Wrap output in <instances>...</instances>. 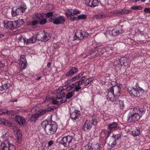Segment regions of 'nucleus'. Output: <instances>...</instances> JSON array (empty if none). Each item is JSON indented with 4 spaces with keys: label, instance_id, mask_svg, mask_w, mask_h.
Listing matches in <instances>:
<instances>
[{
    "label": "nucleus",
    "instance_id": "obj_1",
    "mask_svg": "<svg viewBox=\"0 0 150 150\" xmlns=\"http://www.w3.org/2000/svg\"><path fill=\"white\" fill-rule=\"evenodd\" d=\"M41 125L44 129L46 134L48 135L54 134L58 128L56 123L52 120L43 121L41 123Z\"/></svg>",
    "mask_w": 150,
    "mask_h": 150
},
{
    "label": "nucleus",
    "instance_id": "obj_2",
    "mask_svg": "<svg viewBox=\"0 0 150 150\" xmlns=\"http://www.w3.org/2000/svg\"><path fill=\"white\" fill-rule=\"evenodd\" d=\"M26 6L25 4L22 2H19L17 4V8L13 7L12 8L11 14L13 16L21 14L25 12L26 9Z\"/></svg>",
    "mask_w": 150,
    "mask_h": 150
},
{
    "label": "nucleus",
    "instance_id": "obj_3",
    "mask_svg": "<svg viewBox=\"0 0 150 150\" xmlns=\"http://www.w3.org/2000/svg\"><path fill=\"white\" fill-rule=\"evenodd\" d=\"M51 36L45 31H39L36 35V39L41 41L46 42L50 38Z\"/></svg>",
    "mask_w": 150,
    "mask_h": 150
},
{
    "label": "nucleus",
    "instance_id": "obj_4",
    "mask_svg": "<svg viewBox=\"0 0 150 150\" xmlns=\"http://www.w3.org/2000/svg\"><path fill=\"white\" fill-rule=\"evenodd\" d=\"M121 88L117 86H115L113 87L110 88L108 90V92L107 96V99L110 100L111 98L109 97L110 96H112L113 97L115 96H119L120 94V91Z\"/></svg>",
    "mask_w": 150,
    "mask_h": 150
},
{
    "label": "nucleus",
    "instance_id": "obj_5",
    "mask_svg": "<svg viewBox=\"0 0 150 150\" xmlns=\"http://www.w3.org/2000/svg\"><path fill=\"white\" fill-rule=\"evenodd\" d=\"M51 22L57 25L59 24H62L64 23L65 19L63 16L55 15L54 16H52L51 19Z\"/></svg>",
    "mask_w": 150,
    "mask_h": 150
},
{
    "label": "nucleus",
    "instance_id": "obj_6",
    "mask_svg": "<svg viewBox=\"0 0 150 150\" xmlns=\"http://www.w3.org/2000/svg\"><path fill=\"white\" fill-rule=\"evenodd\" d=\"M97 121L96 119L94 117H92L91 121H86L83 125V129L85 131L87 130L91 129V125H97Z\"/></svg>",
    "mask_w": 150,
    "mask_h": 150
},
{
    "label": "nucleus",
    "instance_id": "obj_7",
    "mask_svg": "<svg viewBox=\"0 0 150 150\" xmlns=\"http://www.w3.org/2000/svg\"><path fill=\"white\" fill-rule=\"evenodd\" d=\"M74 140L72 136L68 135L62 138L61 143L64 146L67 147L71 145V143L74 142Z\"/></svg>",
    "mask_w": 150,
    "mask_h": 150
},
{
    "label": "nucleus",
    "instance_id": "obj_8",
    "mask_svg": "<svg viewBox=\"0 0 150 150\" xmlns=\"http://www.w3.org/2000/svg\"><path fill=\"white\" fill-rule=\"evenodd\" d=\"M128 91L130 94L135 97H139L140 96V92L143 93L144 91L139 87V90L134 88H129L128 89Z\"/></svg>",
    "mask_w": 150,
    "mask_h": 150
},
{
    "label": "nucleus",
    "instance_id": "obj_9",
    "mask_svg": "<svg viewBox=\"0 0 150 150\" xmlns=\"http://www.w3.org/2000/svg\"><path fill=\"white\" fill-rule=\"evenodd\" d=\"M80 112L79 111L73 108L70 109V115L71 119L73 121H79L80 116Z\"/></svg>",
    "mask_w": 150,
    "mask_h": 150
},
{
    "label": "nucleus",
    "instance_id": "obj_10",
    "mask_svg": "<svg viewBox=\"0 0 150 150\" xmlns=\"http://www.w3.org/2000/svg\"><path fill=\"white\" fill-rule=\"evenodd\" d=\"M65 90L63 87H60L55 91L54 94L57 99H61L65 96V93L63 92Z\"/></svg>",
    "mask_w": 150,
    "mask_h": 150
},
{
    "label": "nucleus",
    "instance_id": "obj_11",
    "mask_svg": "<svg viewBox=\"0 0 150 150\" xmlns=\"http://www.w3.org/2000/svg\"><path fill=\"white\" fill-rule=\"evenodd\" d=\"M3 24L4 27L6 29L13 30L16 28L14 21L4 22Z\"/></svg>",
    "mask_w": 150,
    "mask_h": 150
},
{
    "label": "nucleus",
    "instance_id": "obj_12",
    "mask_svg": "<svg viewBox=\"0 0 150 150\" xmlns=\"http://www.w3.org/2000/svg\"><path fill=\"white\" fill-rule=\"evenodd\" d=\"M27 62L25 58V56L24 55L21 56L20 61L19 63V66H21V68L24 69L27 66Z\"/></svg>",
    "mask_w": 150,
    "mask_h": 150
},
{
    "label": "nucleus",
    "instance_id": "obj_13",
    "mask_svg": "<svg viewBox=\"0 0 150 150\" xmlns=\"http://www.w3.org/2000/svg\"><path fill=\"white\" fill-rule=\"evenodd\" d=\"M86 5L91 7L94 8L98 5L97 0H85Z\"/></svg>",
    "mask_w": 150,
    "mask_h": 150
},
{
    "label": "nucleus",
    "instance_id": "obj_14",
    "mask_svg": "<svg viewBox=\"0 0 150 150\" xmlns=\"http://www.w3.org/2000/svg\"><path fill=\"white\" fill-rule=\"evenodd\" d=\"M140 118V116L138 114L134 113L128 117V121L129 122L132 121L135 122L138 120Z\"/></svg>",
    "mask_w": 150,
    "mask_h": 150
},
{
    "label": "nucleus",
    "instance_id": "obj_15",
    "mask_svg": "<svg viewBox=\"0 0 150 150\" xmlns=\"http://www.w3.org/2000/svg\"><path fill=\"white\" fill-rule=\"evenodd\" d=\"M110 133V132L109 131H108L106 130L102 129L100 133V136L101 138L106 140L109 137Z\"/></svg>",
    "mask_w": 150,
    "mask_h": 150
},
{
    "label": "nucleus",
    "instance_id": "obj_16",
    "mask_svg": "<svg viewBox=\"0 0 150 150\" xmlns=\"http://www.w3.org/2000/svg\"><path fill=\"white\" fill-rule=\"evenodd\" d=\"M15 120L21 125H23L25 122V120L23 117L18 115L16 116Z\"/></svg>",
    "mask_w": 150,
    "mask_h": 150
},
{
    "label": "nucleus",
    "instance_id": "obj_17",
    "mask_svg": "<svg viewBox=\"0 0 150 150\" xmlns=\"http://www.w3.org/2000/svg\"><path fill=\"white\" fill-rule=\"evenodd\" d=\"M9 142L8 141H5L2 143L0 146V150H9Z\"/></svg>",
    "mask_w": 150,
    "mask_h": 150
},
{
    "label": "nucleus",
    "instance_id": "obj_18",
    "mask_svg": "<svg viewBox=\"0 0 150 150\" xmlns=\"http://www.w3.org/2000/svg\"><path fill=\"white\" fill-rule=\"evenodd\" d=\"M108 128L109 129L110 133L111 131H114L117 130L118 129V125L117 124L116 122H113L108 125Z\"/></svg>",
    "mask_w": 150,
    "mask_h": 150
},
{
    "label": "nucleus",
    "instance_id": "obj_19",
    "mask_svg": "<svg viewBox=\"0 0 150 150\" xmlns=\"http://www.w3.org/2000/svg\"><path fill=\"white\" fill-rule=\"evenodd\" d=\"M106 48L104 47L99 48L98 50V51H96V53L95 55H92L93 58H95L97 57L100 55H101L103 54L106 51Z\"/></svg>",
    "mask_w": 150,
    "mask_h": 150
},
{
    "label": "nucleus",
    "instance_id": "obj_20",
    "mask_svg": "<svg viewBox=\"0 0 150 150\" xmlns=\"http://www.w3.org/2000/svg\"><path fill=\"white\" fill-rule=\"evenodd\" d=\"M83 38V33L80 31H77L74 36V39H78L79 40L82 39Z\"/></svg>",
    "mask_w": 150,
    "mask_h": 150
},
{
    "label": "nucleus",
    "instance_id": "obj_21",
    "mask_svg": "<svg viewBox=\"0 0 150 150\" xmlns=\"http://www.w3.org/2000/svg\"><path fill=\"white\" fill-rule=\"evenodd\" d=\"M14 23L16 28H17L20 27L21 25H22L24 23L23 20L22 19H19L17 20L14 21Z\"/></svg>",
    "mask_w": 150,
    "mask_h": 150
},
{
    "label": "nucleus",
    "instance_id": "obj_22",
    "mask_svg": "<svg viewBox=\"0 0 150 150\" xmlns=\"http://www.w3.org/2000/svg\"><path fill=\"white\" fill-rule=\"evenodd\" d=\"M23 41V43L24 45H27L28 44V39L24 35H21L18 38V40L19 42L20 43L21 42L22 40Z\"/></svg>",
    "mask_w": 150,
    "mask_h": 150
},
{
    "label": "nucleus",
    "instance_id": "obj_23",
    "mask_svg": "<svg viewBox=\"0 0 150 150\" xmlns=\"http://www.w3.org/2000/svg\"><path fill=\"white\" fill-rule=\"evenodd\" d=\"M40 117V115L39 114H36L32 115L30 119V120L34 124L36 122L37 120V119Z\"/></svg>",
    "mask_w": 150,
    "mask_h": 150
},
{
    "label": "nucleus",
    "instance_id": "obj_24",
    "mask_svg": "<svg viewBox=\"0 0 150 150\" xmlns=\"http://www.w3.org/2000/svg\"><path fill=\"white\" fill-rule=\"evenodd\" d=\"M118 62L119 64L120 63L121 65H124L125 66H127L128 65V63L127 61V58L125 57H121L120 59Z\"/></svg>",
    "mask_w": 150,
    "mask_h": 150
},
{
    "label": "nucleus",
    "instance_id": "obj_25",
    "mask_svg": "<svg viewBox=\"0 0 150 150\" xmlns=\"http://www.w3.org/2000/svg\"><path fill=\"white\" fill-rule=\"evenodd\" d=\"M0 123L8 126H11L12 123L9 121L0 118Z\"/></svg>",
    "mask_w": 150,
    "mask_h": 150
},
{
    "label": "nucleus",
    "instance_id": "obj_26",
    "mask_svg": "<svg viewBox=\"0 0 150 150\" xmlns=\"http://www.w3.org/2000/svg\"><path fill=\"white\" fill-rule=\"evenodd\" d=\"M123 30L121 29L120 30H118L117 29H113L111 32L112 35L113 36L117 35L119 34H121L123 33Z\"/></svg>",
    "mask_w": 150,
    "mask_h": 150
},
{
    "label": "nucleus",
    "instance_id": "obj_27",
    "mask_svg": "<svg viewBox=\"0 0 150 150\" xmlns=\"http://www.w3.org/2000/svg\"><path fill=\"white\" fill-rule=\"evenodd\" d=\"M116 138L113 136L110 139L109 142V144L112 147H113L116 144Z\"/></svg>",
    "mask_w": 150,
    "mask_h": 150
},
{
    "label": "nucleus",
    "instance_id": "obj_28",
    "mask_svg": "<svg viewBox=\"0 0 150 150\" xmlns=\"http://www.w3.org/2000/svg\"><path fill=\"white\" fill-rule=\"evenodd\" d=\"M140 134V129L139 128H136L135 129L132 131V134L134 137L139 135Z\"/></svg>",
    "mask_w": 150,
    "mask_h": 150
},
{
    "label": "nucleus",
    "instance_id": "obj_29",
    "mask_svg": "<svg viewBox=\"0 0 150 150\" xmlns=\"http://www.w3.org/2000/svg\"><path fill=\"white\" fill-rule=\"evenodd\" d=\"M116 103L119 104L118 106L120 107V109H122L124 106V103L123 101L120 100L118 99L116 100Z\"/></svg>",
    "mask_w": 150,
    "mask_h": 150
},
{
    "label": "nucleus",
    "instance_id": "obj_30",
    "mask_svg": "<svg viewBox=\"0 0 150 150\" xmlns=\"http://www.w3.org/2000/svg\"><path fill=\"white\" fill-rule=\"evenodd\" d=\"M76 86V83H73L69 85H68L66 86H64L65 87H66V88H64L65 90H67V91H69L72 90Z\"/></svg>",
    "mask_w": 150,
    "mask_h": 150
},
{
    "label": "nucleus",
    "instance_id": "obj_31",
    "mask_svg": "<svg viewBox=\"0 0 150 150\" xmlns=\"http://www.w3.org/2000/svg\"><path fill=\"white\" fill-rule=\"evenodd\" d=\"M101 147L98 144H92V149L93 150H100Z\"/></svg>",
    "mask_w": 150,
    "mask_h": 150
},
{
    "label": "nucleus",
    "instance_id": "obj_32",
    "mask_svg": "<svg viewBox=\"0 0 150 150\" xmlns=\"http://www.w3.org/2000/svg\"><path fill=\"white\" fill-rule=\"evenodd\" d=\"M106 54H105L106 56L108 57L111 56L112 53V50L110 48H106Z\"/></svg>",
    "mask_w": 150,
    "mask_h": 150
},
{
    "label": "nucleus",
    "instance_id": "obj_33",
    "mask_svg": "<svg viewBox=\"0 0 150 150\" xmlns=\"http://www.w3.org/2000/svg\"><path fill=\"white\" fill-rule=\"evenodd\" d=\"M72 9H68L66 12L65 13V15L68 18H70L71 16H72Z\"/></svg>",
    "mask_w": 150,
    "mask_h": 150
},
{
    "label": "nucleus",
    "instance_id": "obj_34",
    "mask_svg": "<svg viewBox=\"0 0 150 150\" xmlns=\"http://www.w3.org/2000/svg\"><path fill=\"white\" fill-rule=\"evenodd\" d=\"M45 14L44 13H37L35 14V16L37 18L40 20L41 18H42L45 16Z\"/></svg>",
    "mask_w": 150,
    "mask_h": 150
},
{
    "label": "nucleus",
    "instance_id": "obj_35",
    "mask_svg": "<svg viewBox=\"0 0 150 150\" xmlns=\"http://www.w3.org/2000/svg\"><path fill=\"white\" fill-rule=\"evenodd\" d=\"M16 136L18 140V142L21 143V140L22 137V135L21 132H20V130H19V132H18V134Z\"/></svg>",
    "mask_w": 150,
    "mask_h": 150
},
{
    "label": "nucleus",
    "instance_id": "obj_36",
    "mask_svg": "<svg viewBox=\"0 0 150 150\" xmlns=\"http://www.w3.org/2000/svg\"><path fill=\"white\" fill-rule=\"evenodd\" d=\"M46 16L47 17L49 18V21L50 22H51V19L52 17V16H54L55 15H53V13L52 12H47L46 14Z\"/></svg>",
    "mask_w": 150,
    "mask_h": 150
},
{
    "label": "nucleus",
    "instance_id": "obj_37",
    "mask_svg": "<svg viewBox=\"0 0 150 150\" xmlns=\"http://www.w3.org/2000/svg\"><path fill=\"white\" fill-rule=\"evenodd\" d=\"M74 94V91H71L68 93L66 96V98L67 99H70L72 97V96Z\"/></svg>",
    "mask_w": 150,
    "mask_h": 150
},
{
    "label": "nucleus",
    "instance_id": "obj_38",
    "mask_svg": "<svg viewBox=\"0 0 150 150\" xmlns=\"http://www.w3.org/2000/svg\"><path fill=\"white\" fill-rule=\"evenodd\" d=\"M81 11L76 10V9H74V10H72V16H73L74 15H77V14H79L81 13Z\"/></svg>",
    "mask_w": 150,
    "mask_h": 150
},
{
    "label": "nucleus",
    "instance_id": "obj_39",
    "mask_svg": "<svg viewBox=\"0 0 150 150\" xmlns=\"http://www.w3.org/2000/svg\"><path fill=\"white\" fill-rule=\"evenodd\" d=\"M93 79L92 78H88V79L86 80L84 84V85L85 86H86L88 85L93 80Z\"/></svg>",
    "mask_w": 150,
    "mask_h": 150
},
{
    "label": "nucleus",
    "instance_id": "obj_40",
    "mask_svg": "<svg viewBox=\"0 0 150 150\" xmlns=\"http://www.w3.org/2000/svg\"><path fill=\"white\" fill-rule=\"evenodd\" d=\"M59 99H57L56 97H54L53 98L51 99V101L52 102L53 104H58V103H59V101L57 100Z\"/></svg>",
    "mask_w": 150,
    "mask_h": 150
},
{
    "label": "nucleus",
    "instance_id": "obj_41",
    "mask_svg": "<svg viewBox=\"0 0 150 150\" xmlns=\"http://www.w3.org/2000/svg\"><path fill=\"white\" fill-rule=\"evenodd\" d=\"M48 108L45 109H42L41 110L40 112V114H39L41 115H43L44 114H45L47 112H50L48 111Z\"/></svg>",
    "mask_w": 150,
    "mask_h": 150
},
{
    "label": "nucleus",
    "instance_id": "obj_42",
    "mask_svg": "<svg viewBox=\"0 0 150 150\" xmlns=\"http://www.w3.org/2000/svg\"><path fill=\"white\" fill-rule=\"evenodd\" d=\"M139 110L142 114H144L145 112L146 109L144 107L142 106L140 108L139 107Z\"/></svg>",
    "mask_w": 150,
    "mask_h": 150
},
{
    "label": "nucleus",
    "instance_id": "obj_43",
    "mask_svg": "<svg viewBox=\"0 0 150 150\" xmlns=\"http://www.w3.org/2000/svg\"><path fill=\"white\" fill-rule=\"evenodd\" d=\"M96 53V51H93V50H90L89 51L88 54L87 55V56L90 55H91V57L92 58V55H95V54Z\"/></svg>",
    "mask_w": 150,
    "mask_h": 150
},
{
    "label": "nucleus",
    "instance_id": "obj_44",
    "mask_svg": "<svg viewBox=\"0 0 150 150\" xmlns=\"http://www.w3.org/2000/svg\"><path fill=\"white\" fill-rule=\"evenodd\" d=\"M81 87L80 86L76 84L74 87V90L72 91H74H74L77 92L79 91V90L81 89Z\"/></svg>",
    "mask_w": 150,
    "mask_h": 150
},
{
    "label": "nucleus",
    "instance_id": "obj_45",
    "mask_svg": "<svg viewBox=\"0 0 150 150\" xmlns=\"http://www.w3.org/2000/svg\"><path fill=\"white\" fill-rule=\"evenodd\" d=\"M131 8L133 10H142L143 9V7L141 6H134L131 7Z\"/></svg>",
    "mask_w": 150,
    "mask_h": 150
},
{
    "label": "nucleus",
    "instance_id": "obj_46",
    "mask_svg": "<svg viewBox=\"0 0 150 150\" xmlns=\"http://www.w3.org/2000/svg\"><path fill=\"white\" fill-rule=\"evenodd\" d=\"M106 16V15L104 13H101L97 15V19H100L105 18Z\"/></svg>",
    "mask_w": 150,
    "mask_h": 150
},
{
    "label": "nucleus",
    "instance_id": "obj_47",
    "mask_svg": "<svg viewBox=\"0 0 150 150\" xmlns=\"http://www.w3.org/2000/svg\"><path fill=\"white\" fill-rule=\"evenodd\" d=\"M126 9H124L121 10H118L117 11V13L119 14L122 15L126 14Z\"/></svg>",
    "mask_w": 150,
    "mask_h": 150
},
{
    "label": "nucleus",
    "instance_id": "obj_48",
    "mask_svg": "<svg viewBox=\"0 0 150 150\" xmlns=\"http://www.w3.org/2000/svg\"><path fill=\"white\" fill-rule=\"evenodd\" d=\"M47 19L45 18H41L39 22L40 25H44L47 23Z\"/></svg>",
    "mask_w": 150,
    "mask_h": 150
},
{
    "label": "nucleus",
    "instance_id": "obj_49",
    "mask_svg": "<svg viewBox=\"0 0 150 150\" xmlns=\"http://www.w3.org/2000/svg\"><path fill=\"white\" fill-rule=\"evenodd\" d=\"M78 19H86L87 17V16L86 14H82L78 16Z\"/></svg>",
    "mask_w": 150,
    "mask_h": 150
},
{
    "label": "nucleus",
    "instance_id": "obj_50",
    "mask_svg": "<svg viewBox=\"0 0 150 150\" xmlns=\"http://www.w3.org/2000/svg\"><path fill=\"white\" fill-rule=\"evenodd\" d=\"M36 39L34 37H32L31 38L29 39V43H34L35 42Z\"/></svg>",
    "mask_w": 150,
    "mask_h": 150
},
{
    "label": "nucleus",
    "instance_id": "obj_51",
    "mask_svg": "<svg viewBox=\"0 0 150 150\" xmlns=\"http://www.w3.org/2000/svg\"><path fill=\"white\" fill-rule=\"evenodd\" d=\"M16 114V113L15 111L13 110H8V114L9 115H11V116H14ZM13 117H14L13 116Z\"/></svg>",
    "mask_w": 150,
    "mask_h": 150
},
{
    "label": "nucleus",
    "instance_id": "obj_52",
    "mask_svg": "<svg viewBox=\"0 0 150 150\" xmlns=\"http://www.w3.org/2000/svg\"><path fill=\"white\" fill-rule=\"evenodd\" d=\"M50 101H51V98L49 96H47L44 100V103H47L49 102H50Z\"/></svg>",
    "mask_w": 150,
    "mask_h": 150
},
{
    "label": "nucleus",
    "instance_id": "obj_53",
    "mask_svg": "<svg viewBox=\"0 0 150 150\" xmlns=\"http://www.w3.org/2000/svg\"><path fill=\"white\" fill-rule=\"evenodd\" d=\"M9 150H15L16 147L15 146L12 144H10L9 143Z\"/></svg>",
    "mask_w": 150,
    "mask_h": 150
},
{
    "label": "nucleus",
    "instance_id": "obj_54",
    "mask_svg": "<svg viewBox=\"0 0 150 150\" xmlns=\"http://www.w3.org/2000/svg\"><path fill=\"white\" fill-rule=\"evenodd\" d=\"M74 74L73 72L70 69L66 74V75L68 76H71L72 75Z\"/></svg>",
    "mask_w": 150,
    "mask_h": 150
},
{
    "label": "nucleus",
    "instance_id": "obj_55",
    "mask_svg": "<svg viewBox=\"0 0 150 150\" xmlns=\"http://www.w3.org/2000/svg\"><path fill=\"white\" fill-rule=\"evenodd\" d=\"M39 22L36 20H33L31 22L30 25L32 26H35Z\"/></svg>",
    "mask_w": 150,
    "mask_h": 150
},
{
    "label": "nucleus",
    "instance_id": "obj_56",
    "mask_svg": "<svg viewBox=\"0 0 150 150\" xmlns=\"http://www.w3.org/2000/svg\"><path fill=\"white\" fill-rule=\"evenodd\" d=\"M70 69L72 71V72H73L74 74L75 73H77L78 71V68L75 67H72Z\"/></svg>",
    "mask_w": 150,
    "mask_h": 150
},
{
    "label": "nucleus",
    "instance_id": "obj_57",
    "mask_svg": "<svg viewBox=\"0 0 150 150\" xmlns=\"http://www.w3.org/2000/svg\"><path fill=\"white\" fill-rule=\"evenodd\" d=\"M144 11L146 13H150V8H145L144 9Z\"/></svg>",
    "mask_w": 150,
    "mask_h": 150
},
{
    "label": "nucleus",
    "instance_id": "obj_58",
    "mask_svg": "<svg viewBox=\"0 0 150 150\" xmlns=\"http://www.w3.org/2000/svg\"><path fill=\"white\" fill-rule=\"evenodd\" d=\"M3 85L4 87V89H5L6 90L8 89L9 87V86H8V85L6 83Z\"/></svg>",
    "mask_w": 150,
    "mask_h": 150
},
{
    "label": "nucleus",
    "instance_id": "obj_59",
    "mask_svg": "<svg viewBox=\"0 0 150 150\" xmlns=\"http://www.w3.org/2000/svg\"><path fill=\"white\" fill-rule=\"evenodd\" d=\"M83 83V82H81V81L80 80L79 81H77L75 83H76V85L77 84L78 85H81Z\"/></svg>",
    "mask_w": 150,
    "mask_h": 150
},
{
    "label": "nucleus",
    "instance_id": "obj_60",
    "mask_svg": "<svg viewBox=\"0 0 150 150\" xmlns=\"http://www.w3.org/2000/svg\"><path fill=\"white\" fill-rule=\"evenodd\" d=\"M70 18L72 21H74L75 20H78V16L72 17V16H71Z\"/></svg>",
    "mask_w": 150,
    "mask_h": 150
},
{
    "label": "nucleus",
    "instance_id": "obj_61",
    "mask_svg": "<svg viewBox=\"0 0 150 150\" xmlns=\"http://www.w3.org/2000/svg\"><path fill=\"white\" fill-rule=\"evenodd\" d=\"M56 107L54 106H51L50 107L48 108V111H50L51 110H53Z\"/></svg>",
    "mask_w": 150,
    "mask_h": 150
},
{
    "label": "nucleus",
    "instance_id": "obj_62",
    "mask_svg": "<svg viewBox=\"0 0 150 150\" xmlns=\"http://www.w3.org/2000/svg\"><path fill=\"white\" fill-rule=\"evenodd\" d=\"M85 148L86 149H90L91 148L92 149V146H91L88 145H87L85 146Z\"/></svg>",
    "mask_w": 150,
    "mask_h": 150
},
{
    "label": "nucleus",
    "instance_id": "obj_63",
    "mask_svg": "<svg viewBox=\"0 0 150 150\" xmlns=\"http://www.w3.org/2000/svg\"><path fill=\"white\" fill-rule=\"evenodd\" d=\"M66 101V100H62L59 101V103H58V105H60L62 103H64Z\"/></svg>",
    "mask_w": 150,
    "mask_h": 150
},
{
    "label": "nucleus",
    "instance_id": "obj_64",
    "mask_svg": "<svg viewBox=\"0 0 150 150\" xmlns=\"http://www.w3.org/2000/svg\"><path fill=\"white\" fill-rule=\"evenodd\" d=\"M83 37H87L89 35V34L86 32H83Z\"/></svg>",
    "mask_w": 150,
    "mask_h": 150
}]
</instances>
